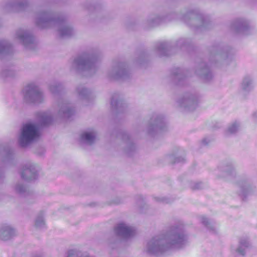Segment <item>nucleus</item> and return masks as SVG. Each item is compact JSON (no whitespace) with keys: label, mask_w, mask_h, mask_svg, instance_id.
Listing matches in <instances>:
<instances>
[{"label":"nucleus","mask_w":257,"mask_h":257,"mask_svg":"<svg viewBox=\"0 0 257 257\" xmlns=\"http://www.w3.org/2000/svg\"><path fill=\"white\" fill-rule=\"evenodd\" d=\"M208 226V230H209L210 231L213 230V226Z\"/></svg>","instance_id":"nucleus-7"},{"label":"nucleus","mask_w":257,"mask_h":257,"mask_svg":"<svg viewBox=\"0 0 257 257\" xmlns=\"http://www.w3.org/2000/svg\"><path fill=\"white\" fill-rule=\"evenodd\" d=\"M15 234V231L11 226H3L0 229V238L8 240Z\"/></svg>","instance_id":"nucleus-4"},{"label":"nucleus","mask_w":257,"mask_h":257,"mask_svg":"<svg viewBox=\"0 0 257 257\" xmlns=\"http://www.w3.org/2000/svg\"><path fill=\"white\" fill-rule=\"evenodd\" d=\"M246 246V245H245V243H244L243 242H241L240 243V246H239L236 250V253L238 254L243 255L244 254V249L242 247L243 246Z\"/></svg>","instance_id":"nucleus-6"},{"label":"nucleus","mask_w":257,"mask_h":257,"mask_svg":"<svg viewBox=\"0 0 257 257\" xmlns=\"http://www.w3.org/2000/svg\"><path fill=\"white\" fill-rule=\"evenodd\" d=\"M115 232L117 235L123 238L133 236L137 233L136 230L132 226H117Z\"/></svg>","instance_id":"nucleus-3"},{"label":"nucleus","mask_w":257,"mask_h":257,"mask_svg":"<svg viewBox=\"0 0 257 257\" xmlns=\"http://www.w3.org/2000/svg\"><path fill=\"white\" fill-rule=\"evenodd\" d=\"M82 138L88 142L91 143L94 140L95 136L92 132H87L82 135Z\"/></svg>","instance_id":"nucleus-5"},{"label":"nucleus","mask_w":257,"mask_h":257,"mask_svg":"<svg viewBox=\"0 0 257 257\" xmlns=\"http://www.w3.org/2000/svg\"><path fill=\"white\" fill-rule=\"evenodd\" d=\"M185 242L186 237L183 234L174 231L168 235L167 239L156 237L149 241L146 246L145 251L150 254L158 255L167 250L169 246L181 247Z\"/></svg>","instance_id":"nucleus-1"},{"label":"nucleus","mask_w":257,"mask_h":257,"mask_svg":"<svg viewBox=\"0 0 257 257\" xmlns=\"http://www.w3.org/2000/svg\"><path fill=\"white\" fill-rule=\"evenodd\" d=\"M39 137V133L37 127L31 124L28 123L24 125L21 137V145L22 147L25 144L34 140Z\"/></svg>","instance_id":"nucleus-2"}]
</instances>
